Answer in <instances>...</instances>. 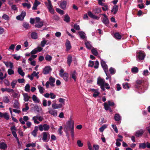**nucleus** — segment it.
<instances>
[{
    "mask_svg": "<svg viewBox=\"0 0 150 150\" xmlns=\"http://www.w3.org/2000/svg\"><path fill=\"white\" fill-rule=\"evenodd\" d=\"M52 19L55 21H58L59 19V17L57 15H54L52 18Z\"/></svg>",
    "mask_w": 150,
    "mask_h": 150,
    "instance_id": "774afa93",
    "label": "nucleus"
},
{
    "mask_svg": "<svg viewBox=\"0 0 150 150\" xmlns=\"http://www.w3.org/2000/svg\"><path fill=\"white\" fill-rule=\"evenodd\" d=\"M22 5L24 7H27L28 9L30 8L31 6V5L30 4L26 3H22Z\"/></svg>",
    "mask_w": 150,
    "mask_h": 150,
    "instance_id": "49530a36",
    "label": "nucleus"
},
{
    "mask_svg": "<svg viewBox=\"0 0 150 150\" xmlns=\"http://www.w3.org/2000/svg\"><path fill=\"white\" fill-rule=\"evenodd\" d=\"M55 78L52 77H50L49 79L50 85L53 87L55 85L54 83L55 82Z\"/></svg>",
    "mask_w": 150,
    "mask_h": 150,
    "instance_id": "393cba45",
    "label": "nucleus"
},
{
    "mask_svg": "<svg viewBox=\"0 0 150 150\" xmlns=\"http://www.w3.org/2000/svg\"><path fill=\"white\" fill-rule=\"evenodd\" d=\"M102 22L106 25H107L109 24V21L108 18H102Z\"/></svg>",
    "mask_w": 150,
    "mask_h": 150,
    "instance_id": "cd10ccee",
    "label": "nucleus"
},
{
    "mask_svg": "<svg viewBox=\"0 0 150 150\" xmlns=\"http://www.w3.org/2000/svg\"><path fill=\"white\" fill-rule=\"evenodd\" d=\"M131 71L133 73L136 74L138 72L139 70L137 67H134L132 68Z\"/></svg>",
    "mask_w": 150,
    "mask_h": 150,
    "instance_id": "ea45409f",
    "label": "nucleus"
},
{
    "mask_svg": "<svg viewBox=\"0 0 150 150\" xmlns=\"http://www.w3.org/2000/svg\"><path fill=\"white\" fill-rule=\"evenodd\" d=\"M70 18L68 14H66L64 19V21L68 23L70 21Z\"/></svg>",
    "mask_w": 150,
    "mask_h": 150,
    "instance_id": "a18cd8bd",
    "label": "nucleus"
},
{
    "mask_svg": "<svg viewBox=\"0 0 150 150\" xmlns=\"http://www.w3.org/2000/svg\"><path fill=\"white\" fill-rule=\"evenodd\" d=\"M32 99L33 100L35 103H39L40 102L39 99L35 95H33L32 96Z\"/></svg>",
    "mask_w": 150,
    "mask_h": 150,
    "instance_id": "7c9ffc66",
    "label": "nucleus"
},
{
    "mask_svg": "<svg viewBox=\"0 0 150 150\" xmlns=\"http://www.w3.org/2000/svg\"><path fill=\"white\" fill-rule=\"evenodd\" d=\"M26 15V12L23 11L20 15L16 16V18L18 20H22L24 18V17Z\"/></svg>",
    "mask_w": 150,
    "mask_h": 150,
    "instance_id": "9d476101",
    "label": "nucleus"
},
{
    "mask_svg": "<svg viewBox=\"0 0 150 150\" xmlns=\"http://www.w3.org/2000/svg\"><path fill=\"white\" fill-rule=\"evenodd\" d=\"M67 2L66 1H62L60 3V7L63 9L65 10L67 8Z\"/></svg>",
    "mask_w": 150,
    "mask_h": 150,
    "instance_id": "f8f14e48",
    "label": "nucleus"
},
{
    "mask_svg": "<svg viewBox=\"0 0 150 150\" xmlns=\"http://www.w3.org/2000/svg\"><path fill=\"white\" fill-rule=\"evenodd\" d=\"M136 84L135 85V88H138L139 87V86L141 85L142 81L140 80H137L136 81Z\"/></svg>",
    "mask_w": 150,
    "mask_h": 150,
    "instance_id": "e433bc0d",
    "label": "nucleus"
},
{
    "mask_svg": "<svg viewBox=\"0 0 150 150\" xmlns=\"http://www.w3.org/2000/svg\"><path fill=\"white\" fill-rule=\"evenodd\" d=\"M88 16L91 18L94 19L98 20L99 17L93 15L91 12L89 11L88 13Z\"/></svg>",
    "mask_w": 150,
    "mask_h": 150,
    "instance_id": "5701e85b",
    "label": "nucleus"
},
{
    "mask_svg": "<svg viewBox=\"0 0 150 150\" xmlns=\"http://www.w3.org/2000/svg\"><path fill=\"white\" fill-rule=\"evenodd\" d=\"M108 104L106 103H105L104 104L105 109L106 110L110 109V108L109 106H112L115 105L114 102H111L110 100L108 101Z\"/></svg>",
    "mask_w": 150,
    "mask_h": 150,
    "instance_id": "39448f33",
    "label": "nucleus"
},
{
    "mask_svg": "<svg viewBox=\"0 0 150 150\" xmlns=\"http://www.w3.org/2000/svg\"><path fill=\"white\" fill-rule=\"evenodd\" d=\"M52 59V57L48 54L46 55L45 57V60L48 61H50Z\"/></svg>",
    "mask_w": 150,
    "mask_h": 150,
    "instance_id": "3c124183",
    "label": "nucleus"
},
{
    "mask_svg": "<svg viewBox=\"0 0 150 150\" xmlns=\"http://www.w3.org/2000/svg\"><path fill=\"white\" fill-rule=\"evenodd\" d=\"M61 76L63 78L64 80L66 81H68L69 74L68 73H65L63 74V75H62V76Z\"/></svg>",
    "mask_w": 150,
    "mask_h": 150,
    "instance_id": "bb28decb",
    "label": "nucleus"
},
{
    "mask_svg": "<svg viewBox=\"0 0 150 150\" xmlns=\"http://www.w3.org/2000/svg\"><path fill=\"white\" fill-rule=\"evenodd\" d=\"M42 39V40L40 43V45L42 47H44L45 45H48L50 44V42H48V40H46L45 38H43Z\"/></svg>",
    "mask_w": 150,
    "mask_h": 150,
    "instance_id": "ddd939ff",
    "label": "nucleus"
},
{
    "mask_svg": "<svg viewBox=\"0 0 150 150\" xmlns=\"http://www.w3.org/2000/svg\"><path fill=\"white\" fill-rule=\"evenodd\" d=\"M13 107L14 108H18L19 107V103L17 100H15L14 102Z\"/></svg>",
    "mask_w": 150,
    "mask_h": 150,
    "instance_id": "a19ab883",
    "label": "nucleus"
},
{
    "mask_svg": "<svg viewBox=\"0 0 150 150\" xmlns=\"http://www.w3.org/2000/svg\"><path fill=\"white\" fill-rule=\"evenodd\" d=\"M32 119L34 121L35 123L38 124L40 123V122L37 121V120H38V116L33 117L32 118Z\"/></svg>",
    "mask_w": 150,
    "mask_h": 150,
    "instance_id": "09e8293b",
    "label": "nucleus"
},
{
    "mask_svg": "<svg viewBox=\"0 0 150 150\" xmlns=\"http://www.w3.org/2000/svg\"><path fill=\"white\" fill-rule=\"evenodd\" d=\"M23 26L26 29H28L30 28L29 24L27 23H24L23 24Z\"/></svg>",
    "mask_w": 150,
    "mask_h": 150,
    "instance_id": "e2e57ef3",
    "label": "nucleus"
},
{
    "mask_svg": "<svg viewBox=\"0 0 150 150\" xmlns=\"http://www.w3.org/2000/svg\"><path fill=\"white\" fill-rule=\"evenodd\" d=\"M107 125H103L102 127H100L99 129V131L100 132H102L104 131V129L107 128Z\"/></svg>",
    "mask_w": 150,
    "mask_h": 150,
    "instance_id": "8fccbe9b",
    "label": "nucleus"
},
{
    "mask_svg": "<svg viewBox=\"0 0 150 150\" xmlns=\"http://www.w3.org/2000/svg\"><path fill=\"white\" fill-rule=\"evenodd\" d=\"M86 47L89 49H90L92 47V45L88 41H86L85 43Z\"/></svg>",
    "mask_w": 150,
    "mask_h": 150,
    "instance_id": "58836bf2",
    "label": "nucleus"
},
{
    "mask_svg": "<svg viewBox=\"0 0 150 150\" xmlns=\"http://www.w3.org/2000/svg\"><path fill=\"white\" fill-rule=\"evenodd\" d=\"M29 109V107L28 106V103H26L25 104V107L24 108L22 109V111L23 112L26 111L28 110Z\"/></svg>",
    "mask_w": 150,
    "mask_h": 150,
    "instance_id": "4d7b16f0",
    "label": "nucleus"
},
{
    "mask_svg": "<svg viewBox=\"0 0 150 150\" xmlns=\"http://www.w3.org/2000/svg\"><path fill=\"white\" fill-rule=\"evenodd\" d=\"M65 46L66 47V50L67 51L69 50L71 48V45L69 41L68 40H66V42L65 43Z\"/></svg>",
    "mask_w": 150,
    "mask_h": 150,
    "instance_id": "4468645a",
    "label": "nucleus"
},
{
    "mask_svg": "<svg viewBox=\"0 0 150 150\" xmlns=\"http://www.w3.org/2000/svg\"><path fill=\"white\" fill-rule=\"evenodd\" d=\"M31 38L33 39H36L38 38V34L35 32H32L31 34Z\"/></svg>",
    "mask_w": 150,
    "mask_h": 150,
    "instance_id": "72a5a7b5",
    "label": "nucleus"
},
{
    "mask_svg": "<svg viewBox=\"0 0 150 150\" xmlns=\"http://www.w3.org/2000/svg\"><path fill=\"white\" fill-rule=\"evenodd\" d=\"M15 45L14 44H12L9 47L8 50L9 51L12 50L13 51L15 48Z\"/></svg>",
    "mask_w": 150,
    "mask_h": 150,
    "instance_id": "052dcab7",
    "label": "nucleus"
},
{
    "mask_svg": "<svg viewBox=\"0 0 150 150\" xmlns=\"http://www.w3.org/2000/svg\"><path fill=\"white\" fill-rule=\"evenodd\" d=\"M34 110L35 111L37 112H40L42 110V108H39L38 106H35L34 107Z\"/></svg>",
    "mask_w": 150,
    "mask_h": 150,
    "instance_id": "de8ad7c7",
    "label": "nucleus"
},
{
    "mask_svg": "<svg viewBox=\"0 0 150 150\" xmlns=\"http://www.w3.org/2000/svg\"><path fill=\"white\" fill-rule=\"evenodd\" d=\"M52 69L50 66H47L44 69L43 73L45 74H47L51 71Z\"/></svg>",
    "mask_w": 150,
    "mask_h": 150,
    "instance_id": "1a4fd4ad",
    "label": "nucleus"
},
{
    "mask_svg": "<svg viewBox=\"0 0 150 150\" xmlns=\"http://www.w3.org/2000/svg\"><path fill=\"white\" fill-rule=\"evenodd\" d=\"M35 146L36 143H33L28 144L26 145V147L27 148L29 147L30 146H32V147H35Z\"/></svg>",
    "mask_w": 150,
    "mask_h": 150,
    "instance_id": "6e6d98bb",
    "label": "nucleus"
},
{
    "mask_svg": "<svg viewBox=\"0 0 150 150\" xmlns=\"http://www.w3.org/2000/svg\"><path fill=\"white\" fill-rule=\"evenodd\" d=\"M3 101L4 103H8L10 102L9 98L7 96H5L3 97Z\"/></svg>",
    "mask_w": 150,
    "mask_h": 150,
    "instance_id": "b1692460",
    "label": "nucleus"
},
{
    "mask_svg": "<svg viewBox=\"0 0 150 150\" xmlns=\"http://www.w3.org/2000/svg\"><path fill=\"white\" fill-rule=\"evenodd\" d=\"M78 33L81 39L83 40L86 38V34L84 32L81 31Z\"/></svg>",
    "mask_w": 150,
    "mask_h": 150,
    "instance_id": "c756f323",
    "label": "nucleus"
},
{
    "mask_svg": "<svg viewBox=\"0 0 150 150\" xmlns=\"http://www.w3.org/2000/svg\"><path fill=\"white\" fill-rule=\"evenodd\" d=\"M43 25V23L42 21H40L36 23L35 26L38 28H41Z\"/></svg>",
    "mask_w": 150,
    "mask_h": 150,
    "instance_id": "37998d69",
    "label": "nucleus"
},
{
    "mask_svg": "<svg viewBox=\"0 0 150 150\" xmlns=\"http://www.w3.org/2000/svg\"><path fill=\"white\" fill-rule=\"evenodd\" d=\"M55 109L52 108H48V113H49L51 115L54 116L56 117L57 115V112L56 110Z\"/></svg>",
    "mask_w": 150,
    "mask_h": 150,
    "instance_id": "423d86ee",
    "label": "nucleus"
},
{
    "mask_svg": "<svg viewBox=\"0 0 150 150\" xmlns=\"http://www.w3.org/2000/svg\"><path fill=\"white\" fill-rule=\"evenodd\" d=\"M1 91L3 92H4L5 91H7L8 93L10 92H14V90L13 89L9 88H2L1 89Z\"/></svg>",
    "mask_w": 150,
    "mask_h": 150,
    "instance_id": "4be33fe9",
    "label": "nucleus"
},
{
    "mask_svg": "<svg viewBox=\"0 0 150 150\" xmlns=\"http://www.w3.org/2000/svg\"><path fill=\"white\" fill-rule=\"evenodd\" d=\"M109 71L111 74H113L115 73V70L112 67L110 68L109 69Z\"/></svg>",
    "mask_w": 150,
    "mask_h": 150,
    "instance_id": "338daca9",
    "label": "nucleus"
},
{
    "mask_svg": "<svg viewBox=\"0 0 150 150\" xmlns=\"http://www.w3.org/2000/svg\"><path fill=\"white\" fill-rule=\"evenodd\" d=\"M144 133L143 131L142 130L137 131L136 133V136L137 137H139L142 136Z\"/></svg>",
    "mask_w": 150,
    "mask_h": 150,
    "instance_id": "c85d7f7f",
    "label": "nucleus"
},
{
    "mask_svg": "<svg viewBox=\"0 0 150 150\" xmlns=\"http://www.w3.org/2000/svg\"><path fill=\"white\" fill-rule=\"evenodd\" d=\"M67 126L65 127V132H66L67 136L68 137V131L69 129H74V121L71 120H70L67 123Z\"/></svg>",
    "mask_w": 150,
    "mask_h": 150,
    "instance_id": "f257e3e1",
    "label": "nucleus"
},
{
    "mask_svg": "<svg viewBox=\"0 0 150 150\" xmlns=\"http://www.w3.org/2000/svg\"><path fill=\"white\" fill-rule=\"evenodd\" d=\"M62 106V104L53 103L52 104V107L54 109L61 108Z\"/></svg>",
    "mask_w": 150,
    "mask_h": 150,
    "instance_id": "dca6fc26",
    "label": "nucleus"
},
{
    "mask_svg": "<svg viewBox=\"0 0 150 150\" xmlns=\"http://www.w3.org/2000/svg\"><path fill=\"white\" fill-rule=\"evenodd\" d=\"M92 53L94 55L97 56L98 54V52L97 49L94 48H93L91 50Z\"/></svg>",
    "mask_w": 150,
    "mask_h": 150,
    "instance_id": "f704fd0d",
    "label": "nucleus"
},
{
    "mask_svg": "<svg viewBox=\"0 0 150 150\" xmlns=\"http://www.w3.org/2000/svg\"><path fill=\"white\" fill-rule=\"evenodd\" d=\"M42 139L44 142H48L50 139V136L49 133L47 132H43L42 133Z\"/></svg>",
    "mask_w": 150,
    "mask_h": 150,
    "instance_id": "7ed1b4c3",
    "label": "nucleus"
},
{
    "mask_svg": "<svg viewBox=\"0 0 150 150\" xmlns=\"http://www.w3.org/2000/svg\"><path fill=\"white\" fill-rule=\"evenodd\" d=\"M101 65L103 68L106 75L107 74V72H108V67L106 64L105 62L103 60H102L100 62Z\"/></svg>",
    "mask_w": 150,
    "mask_h": 150,
    "instance_id": "6e6552de",
    "label": "nucleus"
},
{
    "mask_svg": "<svg viewBox=\"0 0 150 150\" xmlns=\"http://www.w3.org/2000/svg\"><path fill=\"white\" fill-rule=\"evenodd\" d=\"M2 17L4 19L7 21L8 20L10 19L9 17L6 14H4Z\"/></svg>",
    "mask_w": 150,
    "mask_h": 150,
    "instance_id": "bf43d9fd",
    "label": "nucleus"
},
{
    "mask_svg": "<svg viewBox=\"0 0 150 150\" xmlns=\"http://www.w3.org/2000/svg\"><path fill=\"white\" fill-rule=\"evenodd\" d=\"M115 120L116 121H119L121 120V117L119 114H116L114 117Z\"/></svg>",
    "mask_w": 150,
    "mask_h": 150,
    "instance_id": "473e14b6",
    "label": "nucleus"
},
{
    "mask_svg": "<svg viewBox=\"0 0 150 150\" xmlns=\"http://www.w3.org/2000/svg\"><path fill=\"white\" fill-rule=\"evenodd\" d=\"M39 73V72H36L35 71H33L30 75H28V76L30 79L32 80L33 79L34 76H37V78H38L39 76L38 74Z\"/></svg>",
    "mask_w": 150,
    "mask_h": 150,
    "instance_id": "9b49d317",
    "label": "nucleus"
},
{
    "mask_svg": "<svg viewBox=\"0 0 150 150\" xmlns=\"http://www.w3.org/2000/svg\"><path fill=\"white\" fill-rule=\"evenodd\" d=\"M145 54L142 51L139 52L138 58L139 60H143L144 58Z\"/></svg>",
    "mask_w": 150,
    "mask_h": 150,
    "instance_id": "2eb2a0df",
    "label": "nucleus"
},
{
    "mask_svg": "<svg viewBox=\"0 0 150 150\" xmlns=\"http://www.w3.org/2000/svg\"><path fill=\"white\" fill-rule=\"evenodd\" d=\"M146 147V144L144 143L139 144V149H144Z\"/></svg>",
    "mask_w": 150,
    "mask_h": 150,
    "instance_id": "5fc2aeb1",
    "label": "nucleus"
},
{
    "mask_svg": "<svg viewBox=\"0 0 150 150\" xmlns=\"http://www.w3.org/2000/svg\"><path fill=\"white\" fill-rule=\"evenodd\" d=\"M24 98V100L25 102L28 101L29 99L30 98V96H29L27 93H25L23 94Z\"/></svg>",
    "mask_w": 150,
    "mask_h": 150,
    "instance_id": "a878e982",
    "label": "nucleus"
},
{
    "mask_svg": "<svg viewBox=\"0 0 150 150\" xmlns=\"http://www.w3.org/2000/svg\"><path fill=\"white\" fill-rule=\"evenodd\" d=\"M7 72L8 74L10 75L14 74V71L11 69H8Z\"/></svg>",
    "mask_w": 150,
    "mask_h": 150,
    "instance_id": "680f3d73",
    "label": "nucleus"
},
{
    "mask_svg": "<svg viewBox=\"0 0 150 150\" xmlns=\"http://www.w3.org/2000/svg\"><path fill=\"white\" fill-rule=\"evenodd\" d=\"M97 83L98 85L100 86H105V87L107 89H108L110 88L109 84L107 83H105V81L104 79L100 77L98 78L97 79Z\"/></svg>",
    "mask_w": 150,
    "mask_h": 150,
    "instance_id": "f03ea898",
    "label": "nucleus"
},
{
    "mask_svg": "<svg viewBox=\"0 0 150 150\" xmlns=\"http://www.w3.org/2000/svg\"><path fill=\"white\" fill-rule=\"evenodd\" d=\"M38 88L39 90V92L41 94H42L44 93V91L45 90L44 88L40 85H39L38 86Z\"/></svg>",
    "mask_w": 150,
    "mask_h": 150,
    "instance_id": "c9c22d12",
    "label": "nucleus"
},
{
    "mask_svg": "<svg viewBox=\"0 0 150 150\" xmlns=\"http://www.w3.org/2000/svg\"><path fill=\"white\" fill-rule=\"evenodd\" d=\"M77 74L75 70L71 71L70 73V77L72 78L75 81H76Z\"/></svg>",
    "mask_w": 150,
    "mask_h": 150,
    "instance_id": "0eeeda50",
    "label": "nucleus"
},
{
    "mask_svg": "<svg viewBox=\"0 0 150 150\" xmlns=\"http://www.w3.org/2000/svg\"><path fill=\"white\" fill-rule=\"evenodd\" d=\"M56 10L57 12L61 15H62L64 14V11L61 10L59 8H57L56 9Z\"/></svg>",
    "mask_w": 150,
    "mask_h": 150,
    "instance_id": "864d4df0",
    "label": "nucleus"
},
{
    "mask_svg": "<svg viewBox=\"0 0 150 150\" xmlns=\"http://www.w3.org/2000/svg\"><path fill=\"white\" fill-rule=\"evenodd\" d=\"M30 86L29 84H27L25 87V90L26 92H29L30 91Z\"/></svg>",
    "mask_w": 150,
    "mask_h": 150,
    "instance_id": "13d9d810",
    "label": "nucleus"
},
{
    "mask_svg": "<svg viewBox=\"0 0 150 150\" xmlns=\"http://www.w3.org/2000/svg\"><path fill=\"white\" fill-rule=\"evenodd\" d=\"M13 58L17 60H19L21 58V56H18L16 54H13Z\"/></svg>",
    "mask_w": 150,
    "mask_h": 150,
    "instance_id": "69168bd1",
    "label": "nucleus"
},
{
    "mask_svg": "<svg viewBox=\"0 0 150 150\" xmlns=\"http://www.w3.org/2000/svg\"><path fill=\"white\" fill-rule=\"evenodd\" d=\"M114 37L117 39L120 40L122 38V36L118 33H116L114 34Z\"/></svg>",
    "mask_w": 150,
    "mask_h": 150,
    "instance_id": "4c0bfd02",
    "label": "nucleus"
},
{
    "mask_svg": "<svg viewBox=\"0 0 150 150\" xmlns=\"http://www.w3.org/2000/svg\"><path fill=\"white\" fill-rule=\"evenodd\" d=\"M45 3L47 7V8H49L53 6L52 5L51 1L50 0H48V2H45Z\"/></svg>",
    "mask_w": 150,
    "mask_h": 150,
    "instance_id": "79ce46f5",
    "label": "nucleus"
},
{
    "mask_svg": "<svg viewBox=\"0 0 150 150\" xmlns=\"http://www.w3.org/2000/svg\"><path fill=\"white\" fill-rule=\"evenodd\" d=\"M1 115H0V117H4L6 120L9 119V116L7 112H5L4 113L1 112Z\"/></svg>",
    "mask_w": 150,
    "mask_h": 150,
    "instance_id": "6ab92c4d",
    "label": "nucleus"
},
{
    "mask_svg": "<svg viewBox=\"0 0 150 150\" xmlns=\"http://www.w3.org/2000/svg\"><path fill=\"white\" fill-rule=\"evenodd\" d=\"M7 147V144L3 142H0V149H1L4 150L6 149Z\"/></svg>",
    "mask_w": 150,
    "mask_h": 150,
    "instance_id": "a211bd4d",
    "label": "nucleus"
},
{
    "mask_svg": "<svg viewBox=\"0 0 150 150\" xmlns=\"http://www.w3.org/2000/svg\"><path fill=\"white\" fill-rule=\"evenodd\" d=\"M65 101V100L64 98H60L59 99V101L61 104H62L63 105H64Z\"/></svg>",
    "mask_w": 150,
    "mask_h": 150,
    "instance_id": "0e129e2a",
    "label": "nucleus"
},
{
    "mask_svg": "<svg viewBox=\"0 0 150 150\" xmlns=\"http://www.w3.org/2000/svg\"><path fill=\"white\" fill-rule=\"evenodd\" d=\"M38 127L39 130L41 131L43 130L45 131H48L50 128V126L46 124L42 125H40Z\"/></svg>",
    "mask_w": 150,
    "mask_h": 150,
    "instance_id": "20e7f679",
    "label": "nucleus"
},
{
    "mask_svg": "<svg viewBox=\"0 0 150 150\" xmlns=\"http://www.w3.org/2000/svg\"><path fill=\"white\" fill-rule=\"evenodd\" d=\"M17 83V81L16 80H14L11 82V87L13 88L15 87Z\"/></svg>",
    "mask_w": 150,
    "mask_h": 150,
    "instance_id": "c03bdc74",
    "label": "nucleus"
},
{
    "mask_svg": "<svg viewBox=\"0 0 150 150\" xmlns=\"http://www.w3.org/2000/svg\"><path fill=\"white\" fill-rule=\"evenodd\" d=\"M67 59V63L69 66L71 65L72 62V56L71 55L69 54L68 56Z\"/></svg>",
    "mask_w": 150,
    "mask_h": 150,
    "instance_id": "aec40b11",
    "label": "nucleus"
},
{
    "mask_svg": "<svg viewBox=\"0 0 150 150\" xmlns=\"http://www.w3.org/2000/svg\"><path fill=\"white\" fill-rule=\"evenodd\" d=\"M18 74L22 76L23 77L24 76L25 73L21 67L18 68Z\"/></svg>",
    "mask_w": 150,
    "mask_h": 150,
    "instance_id": "2f4dec72",
    "label": "nucleus"
},
{
    "mask_svg": "<svg viewBox=\"0 0 150 150\" xmlns=\"http://www.w3.org/2000/svg\"><path fill=\"white\" fill-rule=\"evenodd\" d=\"M118 9V6L117 5L114 6L111 10L112 12H113L114 14H115L117 12Z\"/></svg>",
    "mask_w": 150,
    "mask_h": 150,
    "instance_id": "412c9836",
    "label": "nucleus"
},
{
    "mask_svg": "<svg viewBox=\"0 0 150 150\" xmlns=\"http://www.w3.org/2000/svg\"><path fill=\"white\" fill-rule=\"evenodd\" d=\"M38 129V127L37 126H35L34 127V130L31 132V134L34 137H35L37 136V132Z\"/></svg>",
    "mask_w": 150,
    "mask_h": 150,
    "instance_id": "f3484780",
    "label": "nucleus"
},
{
    "mask_svg": "<svg viewBox=\"0 0 150 150\" xmlns=\"http://www.w3.org/2000/svg\"><path fill=\"white\" fill-rule=\"evenodd\" d=\"M123 88L125 89H129V84L128 83H126L123 84Z\"/></svg>",
    "mask_w": 150,
    "mask_h": 150,
    "instance_id": "603ef678",
    "label": "nucleus"
}]
</instances>
